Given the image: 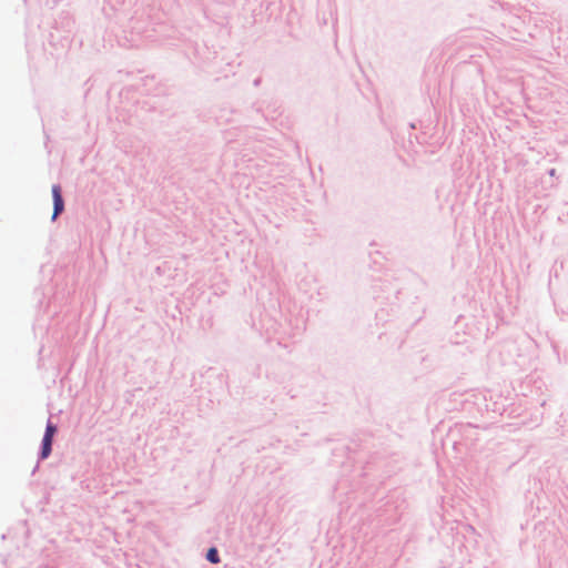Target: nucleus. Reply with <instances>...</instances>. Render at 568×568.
Segmentation results:
<instances>
[{"mask_svg":"<svg viewBox=\"0 0 568 568\" xmlns=\"http://www.w3.org/2000/svg\"><path fill=\"white\" fill-rule=\"evenodd\" d=\"M55 433H57V427L53 424L48 423V425L45 427V433H44V436L42 439V450H41L42 459L47 458L50 455L52 440H53V436Z\"/></svg>","mask_w":568,"mask_h":568,"instance_id":"nucleus-1","label":"nucleus"},{"mask_svg":"<svg viewBox=\"0 0 568 568\" xmlns=\"http://www.w3.org/2000/svg\"><path fill=\"white\" fill-rule=\"evenodd\" d=\"M52 196H53V215L52 219L54 220L64 209L63 199L61 195V189L59 185L52 186Z\"/></svg>","mask_w":568,"mask_h":568,"instance_id":"nucleus-2","label":"nucleus"},{"mask_svg":"<svg viewBox=\"0 0 568 568\" xmlns=\"http://www.w3.org/2000/svg\"><path fill=\"white\" fill-rule=\"evenodd\" d=\"M206 558L212 564H217L220 561V557H219L217 550L215 548L209 549V551L206 554Z\"/></svg>","mask_w":568,"mask_h":568,"instance_id":"nucleus-3","label":"nucleus"}]
</instances>
